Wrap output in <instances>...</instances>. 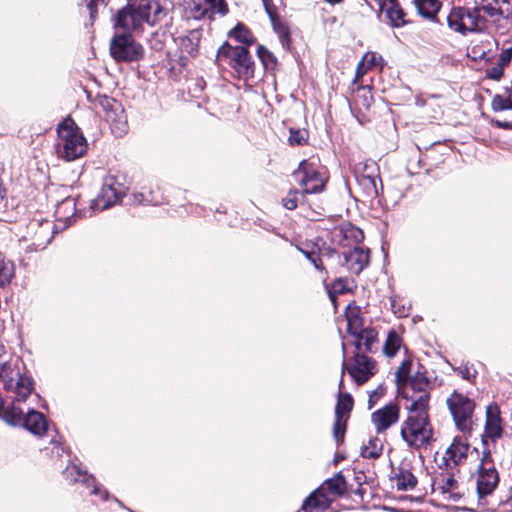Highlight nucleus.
I'll use <instances>...</instances> for the list:
<instances>
[{"label":"nucleus","mask_w":512,"mask_h":512,"mask_svg":"<svg viewBox=\"0 0 512 512\" xmlns=\"http://www.w3.org/2000/svg\"><path fill=\"white\" fill-rule=\"evenodd\" d=\"M410 385L413 394L405 392V399L409 402L406 405L409 415L402 424L401 437L409 446L420 448L432 437L427 415L430 381L419 374L413 377Z\"/></svg>","instance_id":"obj_1"},{"label":"nucleus","mask_w":512,"mask_h":512,"mask_svg":"<svg viewBox=\"0 0 512 512\" xmlns=\"http://www.w3.org/2000/svg\"><path fill=\"white\" fill-rule=\"evenodd\" d=\"M34 380L18 359L4 358L0 360V389H2L9 406H23L27 403L40 402V396L35 392Z\"/></svg>","instance_id":"obj_2"},{"label":"nucleus","mask_w":512,"mask_h":512,"mask_svg":"<svg viewBox=\"0 0 512 512\" xmlns=\"http://www.w3.org/2000/svg\"><path fill=\"white\" fill-rule=\"evenodd\" d=\"M490 17L508 19L512 15V0H479L474 11L453 7L450 11V28L465 34L480 28V13Z\"/></svg>","instance_id":"obj_3"},{"label":"nucleus","mask_w":512,"mask_h":512,"mask_svg":"<svg viewBox=\"0 0 512 512\" xmlns=\"http://www.w3.org/2000/svg\"><path fill=\"white\" fill-rule=\"evenodd\" d=\"M57 135L55 149L59 158L73 161L85 154L87 141L71 118H66L58 125Z\"/></svg>","instance_id":"obj_4"},{"label":"nucleus","mask_w":512,"mask_h":512,"mask_svg":"<svg viewBox=\"0 0 512 512\" xmlns=\"http://www.w3.org/2000/svg\"><path fill=\"white\" fill-rule=\"evenodd\" d=\"M162 13L160 5L153 0H141L139 5L125 6L118 11L116 27L125 32L141 29L144 23L153 25Z\"/></svg>","instance_id":"obj_5"},{"label":"nucleus","mask_w":512,"mask_h":512,"mask_svg":"<svg viewBox=\"0 0 512 512\" xmlns=\"http://www.w3.org/2000/svg\"><path fill=\"white\" fill-rule=\"evenodd\" d=\"M346 491L345 478L339 473L333 478L327 479L315 490L303 503L304 512H319L327 509L335 497L341 496Z\"/></svg>","instance_id":"obj_6"},{"label":"nucleus","mask_w":512,"mask_h":512,"mask_svg":"<svg viewBox=\"0 0 512 512\" xmlns=\"http://www.w3.org/2000/svg\"><path fill=\"white\" fill-rule=\"evenodd\" d=\"M34 404L8 406L5 409L6 422L14 426L23 425L34 435L43 436L47 431V421L42 413L35 410Z\"/></svg>","instance_id":"obj_7"},{"label":"nucleus","mask_w":512,"mask_h":512,"mask_svg":"<svg viewBox=\"0 0 512 512\" xmlns=\"http://www.w3.org/2000/svg\"><path fill=\"white\" fill-rule=\"evenodd\" d=\"M475 403L467 396L454 391L450 396V415L455 431L465 436H471L474 426Z\"/></svg>","instance_id":"obj_8"},{"label":"nucleus","mask_w":512,"mask_h":512,"mask_svg":"<svg viewBox=\"0 0 512 512\" xmlns=\"http://www.w3.org/2000/svg\"><path fill=\"white\" fill-rule=\"evenodd\" d=\"M55 229L53 221L42 216L35 217L27 224L21 241L27 244L30 251L43 250L54 237Z\"/></svg>","instance_id":"obj_9"},{"label":"nucleus","mask_w":512,"mask_h":512,"mask_svg":"<svg viewBox=\"0 0 512 512\" xmlns=\"http://www.w3.org/2000/svg\"><path fill=\"white\" fill-rule=\"evenodd\" d=\"M217 57L220 61L227 63L236 71L239 77L249 78L253 76L254 62L247 47L232 46L225 42L219 49Z\"/></svg>","instance_id":"obj_10"},{"label":"nucleus","mask_w":512,"mask_h":512,"mask_svg":"<svg viewBox=\"0 0 512 512\" xmlns=\"http://www.w3.org/2000/svg\"><path fill=\"white\" fill-rule=\"evenodd\" d=\"M499 484V473L496 470L490 451H483L477 468L476 489L479 503L483 504L486 496L491 495Z\"/></svg>","instance_id":"obj_11"},{"label":"nucleus","mask_w":512,"mask_h":512,"mask_svg":"<svg viewBox=\"0 0 512 512\" xmlns=\"http://www.w3.org/2000/svg\"><path fill=\"white\" fill-rule=\"evenodd\" d=\"M126 194L125 185L114 175L104 178L101 190L91 201L92 212L103 211L117 204Z\"/></svg>","instance_id":"obj_12"},{"label":"nucleus","mask_w":512,"mask_h":512,"mask_svg":"<svg viewBox=\"0 0 512 512\" xmlns=\"http://www.w3.org/2000/svg\"><path fill=\"white\" fill-rule=\"evenodd\" d=\"M110 54L116 61L132 62L143 57L144 49L129 33L124 32L111 39Z\"/></svg>","instance_id":"obj_13"},{"label":"nucleus","mask_w":512,"mask_h":512,"mask_svg":"<svg viewBox=\"0 0 512 512\" xmlns=\"http://www.w3.org/2000/svg\"><path fill=\"white\" fill-rule=\"evenodd\" d=\"M293 176L299 185L304 188L303 191L306 194L322 192L327 181L326 174L318 170L314 163L307 160H303L299 164Z\"/></svg>","instance_id":"obj_14"},{"label":"nucleus","mask_w":512,"mask_h":512,"mask_svg":"<svg viewBox=\"0 0 512 512\" xmlns=\"http://www.w3.org/2000/svg\"><path fill=\"white\" fill-rule=\"evenodd\" d=\"M347 372L357 385L366 383L377 372V363L374 359L363 353H354V356L342 363V374Z\"/></svg>","instance_id":"obj_15"},{"label":"nucleus","mask_w":512,"mask_h":512,"mask_svg":"<svg viewBox=\"0 0 512 512\" xmlns=\"http://www.w3.org/2000/svg\"><path fill=\"white\" fill-rule=\"evenodd\" d=\"M100 104L105 112V119L110 124L112 132L121 137L127 132V116L122 104L113 98L104 97Z\"/></svg>","instance_id":"obj_16"},{"label":"nucleus","mask_w":512,"mask_h":512,"mask_svg":"<svg viewBox=\"0 0 512 512\" xmlns=\"http://www.w3.org/2000/svg\"><path fill=\"white\" fill-rule=\"evenodd\" d=\"M358 186L365 197L373 199L379 194L378 182H381L374 163L358 164L354 170Z\"/></svg>","instance_id":"obj_17"},{"label":"nucleus","mask_w":512,"mask_h":512,"mask_svg":"<svg viewBox=\"0 0 512 512\" xmlns=\"http://www.w3.org/2000/svg\"><path fill=\"white\" fill-rule=\"evenodd\" d=\"M353 408V398L349 393L339 394L335 407V422L333 436L339 443L343 441L346 432V423Z\"/></svg>","instance_id":"obj_18"},{"label":"nucleus","mask_w":512,"mask_h":512,"mask_svg":"<svg viewBox=\"0 0 512 512\" xmlns=\"http://www.w3.org/2000/svg\"><path fill=\"white\" fill-rule=\"evenodd\" d=\"M399 420V407L394 403H389L381 409L374 411L371 415V421L378 434L385 432Z\"/></svg>","instance_id":"obj_19"},{"label":"nucleus","mask_w":512,"mask_h":512,"mask_svg":"<svg viewBox=\"0 0 512 512\" xmlns=\"http://www.w3.org/2000/svg\"><path fill=\"white\" fill-rule=\"evenodd\" d=\"M502 433L503 429L501 425L500 410L495 404L488 405L486 408L485 432L482 439L483 443H487V438L492 441L500 438Z\"/></svg>","instance_id":"obj_20"},{"label":"nucleus","mask_w":512,"mask_h":512,"mask_svg":"<svg viewBox=\"0 0 512 512\" xmlns=\"http://www.w3.org/2000/svg\"><path fill=\"white\" fill-rule=\"evenodd\" d=\"M343 256L348 269L355 274H359L369 263V249L362 246L344 251Z\"/></svg>","instance_id":"obj_21"},{"label":"nucleus","mask_w":512,"mask_h":512,"mask_svg":"<svg viewBox=\"0 0 512 512\" xmlns=\"http://www.w3.org/2000/svg\"><path fill=\"white\" fill-rule=\"evenodd\" d=\"M412 368H413V362L409 359H405L401 363V365L398 367V369L395 373L396 384L399 389H403L402 394H403L404 398H405L406 391H409V394H413V390L411 389V385H410L411 381L413 380V377L420 374L428 380L425 373L420 371V368H421L420 366L418 367V370L413 375L410 376V372H411Z\"/></svg>","instance_id":"obj_22"},{"label":"nucleus","mask_w":512,"mask_h":512,"mask_svg":"<svg viewBox=\"0 0 512 512\" xmlns=\"http://www.w3.org/2000/svg\"><path fill=\"white\" fill-rule=\"evenodd\" d=\"M65 477L72 481H82L87 484L88 487H92L91 494L100 496L103 500L107 499L108 493L103 490L100 486L95 483V479L92 476H87L82 472L75 464L69 465L64 471Z\"/></svg>","instance_id":"obj_23"},{"label":"nucleus","mask_w":512,"mask_h":512,"mask_svg":"<svg viewBox=\"0 0 512 512\" xmlns=\"http://www.w3.org/2000/svg\"><path fill=\"white\" fill-rule=\"evenodd\" d=\"M353 339L355 353H373L378 349L377 332L373 328L367 329Z\"/></svg>","instance_id":"obj_24"},{"label":"nucleus","mask_w":512,"mask_h":512,"mask_svg":"<svg viewBox=\"0 0 512 512\" xmlns=\"http://www.w3.org/2000/svg\"><path fill=\"white\" fill-rule=\"evenodd\" d=\"M469 437L462 434L453 437L450 443V461H453L454 464H460L468 457L471 450L468 443Z\"/></svg>","instance_id":"obj_25"},{"label":"nucleus","mask_w":512,"mask_h":512,"mask_svg":"<svg viewBox=\"0 0 512 512\" xmlns=\"http://www.w3.org/2000/svg\"><path fill=\"white\" fill-rule=\"evenodd\" d=\"M195 14L194 17L201 18L208 11L215 14L225 15L228 12L227 5L224 0H193Z\"/></svg>","instance_id":"obj_26"},{"label":"nucleus","mask_w":512,"mask_h":512,"mask_svg":"<svg viewBox=\"0 0 512 512\" xmlns=\"http://www.w3.org/2000/svg\"><path fill=\"white\" fill-rule=\"evenodd\" d=\"M511 59L512 47H509L500 53L499 58L495 64L486 69V77L491 80L499 81L504 74L505 68L509 66Z\"/></svg>","instance_id":"obj_27"},{"label":"nucleus","mask_w":512,"mask_h":512,"mask_svg":"<svg viewBox=\"0 0 512 512\" xmlns=\"http://www.w3.org/2000/svg\"><path fill=\"white\" fill-rule=\"evenodd\" d=\"M347 319V331L353 338L360 335L371 327H365L362 317L360 316V310L356 306H348L346 311Z\"/></svg>","instance_id":"obj_28"},{"label":"nucleus","mask_w":512,"mask_h":512,"mask_svg":"<svg viewBox=\"0 0 512 512\" xmlns=\"http://www.w3.org/2000/svg\"><path fill=\"white\" fill-rule=\"evenodd\" d=\"M339 233L342 236L339 242L344 247L359 246L364 239L363 231L350 224L342 226Z\"/></svg>","instance_id":"obj_29"},{"label":"nucleus","mask_w":512,"mask_h":512,"mask_svg":"<svg viewBox=\"0 0 512 512\" xmlns=\"http://www.w3.org/2000/svg\"><path fill=\"white\" fill-rule=\"evenodd\" d=\"M418 13L429 20H434L442 4L439 0H412Z\"/></svg>","instance_id":"obj_30"},{"label":"nucleus","mask_w":512,"mask_h":512,"mask_svg":"<svg viewBox=\"0 0 512 512\" xmlns=\"http://www.w3.org/2000/svg\"><path fill=\"white\" fill-rule=\"evenodd\" d=\"M228 36L246 46H249L254 42V37L251 31L242 23H238L232 30H230Z\"/></svg>","instance_id":"obj_31"},{"label":"nucleus","mask_w":512,"mask_h":512,"mask_svg":"<svg viewBox=\"0 0 512 512\" xmlns=\"http://www.w3.org/2000/svg\"><path fill=\"white\" fill-rule=\"evenodd\" d=\"M15 276V268L13 262L0 254V287L10 284Z\"/></svg>","instance_id":"obj_32"},{"label":"nucleus","mask_w":512,"mask_h":512,"mask_svg":"<svg viewBox=\"0 0 512 512\" xmlns=\"http://www.w3.org/2000/svg\"><path fill=\"white\" fill-rule=\"evenodd\" d=\"M383 443L378 437H371L368 443L362 447L361 455L364 458L375 459L382 454Z\"/></svg>","instance_id":"obj_33"},{"label":"nucleus","mask_w":512,"mask_h":512,"mask_svg":"<svg viewBox=\"0 0 512 512\" xmlns=\"http://www.w3.org/2000/svg\"><path fill=\"white\" fill-rule=\"evenodd\" d=\"M395 483L398 490H411L417 484L416 477L408 470H400L395 477Z\"/></svg>","instance_id":"obj_34"},{"label":"nucleus","mask_w":512,"mask_h":512,"mask_svg":"<svg viewBox=\"0 0 512 512\" xmlns=\"http://www.w3.org/2000/svg\"><path fill=\"white\" fill-rule=\"evenodd\" d=\"M401 345V337L395 331H390L384 344V353L389 357H393L398 352Z\"/></svg>","instance_id":"obj_35"},{"label":"nucleus","mask_w":512,"mask_h":512,"mask_svg":"<svg viewBox=\"0 0 512 512\" xmlns=\"http://www.w3.org/2000/svg\"><path fill=\"white\" fill-rule=\"evenodd\" d=\"M200 32L197 30L191 31L187 37L182 39V48L190 55H194L199 46L200 42Z\"/></svg>","instance_id":"obj_36"},{"label":"nucleus","mask_w":512,"mask_h":512,"mask_svg":"<svg viewBox=\"0 0 512 512\" xmlns=\"http://www.w3.org/2000/svg\"><path fill=\"white\" fill-rule=\"evenodd\" d=\"M492 110L495 112H501L505 110H512V102L509 99L507 93L496 94L491 101Z\"/></svg>","instance_id":"obj_37"},{"label":"nucleus","mask_w":512,"mask_h":512,"mask_svg":"<svg viewBox=\"0 0 512 512\" xmlns=\"http://www.w3.org/2000/svg\"><path fill=\"white\" fill-rule=\"evenodd\" d=\"M75 199L74 198H66L64 199L56 208V215L59 218H66V212L74 214L75 212Z\"/></svg>","instance_id":"obj_38"},{"label":"nucleus","mask_w":512,"mask_h":512,"mask_svg":"<svg viewBox=\"0 0 512 512\" xmlns=\"http://www.w3.org/2000/svg\"><path fill=\"white\" fill-rule=\"evenodd\" d=\"M453 371L460 376L462 379H465L469 382H472L476 377V370L472 369L468 365H462L459 367L453 368Z\"/></svg>","instance_id":"obj_39"},{"label":"nucleus","mask_w":512,"mask_h":512,"mask_svg":"<svg viewBox=\"0 0 512 512\" xmlns=\"http://www.w3.org/2000/svg\"><path fill=\"white\" fill-rule=\"evenodd\" d=\"M299 192L290 190L286 197L282 199L283 206L288 210H294L298 205Z\"/></svg>","instance_id":"obj_40"},{"label":"nucleus","mask_w":512,"mask_h":512,"mask_svg":"<svg viewBox=\"0 0 512 512\" xmlns=\"http://www.w3.org/2000/svg\"><path fill=\"white\" fill-rule=\"evenodd\" d=\"M348 291L346 287L345 281L342 279H337L333 282L331 288L328 290L329 296L332 301H334V294H343Z\"/></svg>","instance_id":"obj_41"},{"label":"nucleus","mask_w":512,"mask_h":512,"mask_svg":"<svg viewBox=\"0 0 512 512\" xmlns=\"http://www.w3.org/2000/svg\"><path fill=\"white\" fill-rule=\"evenodd\" d=\"M306 141V134L304 131L300 130H291L289 142L294 145H301Z\"/></svg>","instance_id":"obj_42"},{"label":"nucleus","mask_w":512,"mask_h":512,"mask_svg":"<svg viewBox=\"0 0 512 512\" xmlns=\"http://www.w3.org/2000/svg\"><path fill=\"white\" fill-rule=\"evenodd\" d=\"M101 4V5H105V2L104 0H88V3H87V8L90 12V18L92 20L95 19L96 17V14H97V6Z\"/></svg>","instance_id":"obj_43"},{"label":"nucleus","mask_w":512,"mask_h":512,"mask_svg":"<svg viewBox=\"0 0 512 512\" xmlns=\"http://www.w3.org/2000/svg\"><path fill=\"white\" fill-rule=\"evenodd\" d=\"M377 55L374 52H367L362 57V61L369 67L370 69L377 64Z\"/></svg>","instance_id":"obj_44"},{"label":"nucleus","mask_w":512,"mask_h":512,"mask_svg":"<svg viewBox=\"0 0 512 512\" xmlns=\"http://www.w3.org/2000/svg\"><path fill=\"white\" fill-rule=\"evenodd\" d=\"M298 249L305 255V257L314 265L316 269H322L321 261L316 257L315 253L304 251L301 248Z\"/></svg>","instance_id":"obj_45"},{"label":"nucleus","mask_w":512,"mask_h":512,"mask_svg":"<svg viewBox=\"0 0 512 512\" xmlns=\"http://www.w3.org/2000/svg\"><path fill=\"white\" fill-rule=\"evenodd\" d=\"M370 68L361 60L356 69V80L362 78Z\"/></svg>","instance_id":"obj_46"},{"label":"nucleus","mask_w":512,"mask_h":512,"mask_svg":"<svg viewBox=\"0 0 512 512\" xmlns=\"http://www.w3.org/2000/svg\"><path fill=\"white\" fill-rule=\"evenodd\" d=\"M494 123L497 127L512 129V122L496 120Z\"/></svg>","instance_id":"obj_47"},{"label":"nucleus","mask_w":512,"mask_h":512,"mask_svg":"<svg viewBox=\"0 0 512 512\" xmlns=\"http://www.w3.org/2000/svg\"><path fill=\"white\" fill-rule=\"evenodd\" d=\"M9 357V353L5 347V345L0 340V360Z\"/></svg>","instance_id":"obj_48"},{"label":"nucleus","mask_w":512,"mask_h":512,"mask_svg":"<svg viewBox=\"0 0 512 512\" xmlns=\"http://www.w3.org/2000/svg\"><path fill=\"white\" fill-rule=\"evenodd\" d=\"M257 52H258L259 57L262 59H264L265 56H269V57L271 56L269 51L263 46H259Z\"/></svg>","instance_id":"obj_49"},{"label":"nucleus","mask_w":512,"mask_h":512,"mask_svg":"<svg viewBox=\"0 0 512 512\" xmlns=\"http://www.w3.org/2000/svg\"><path fill=\"white\" fill-rule=\"evenodd\" d=\"M455 484H456V481L450 477V482H449V485H450V498L451 497H455L456 495L452 494V490L455 488Z\"/></svg>","instance_id":"obj_50"},{"label":"nucleus","mask_w":512,"mask_h":512,"mask_svg":"<svg viewBox=\"0 0 512 512\" xmlns=\"http://www.w3.org/2000/svg\"><path fill=\"white\" fill-rule=\"evenodd\" d=\"M127 4L126 6H136L139 5L141 0H126Z\"/></svg>","instance_id":"obj_51"},{"label":"nucleus","mask_w":512,"mask_h":512,"mask_svg":"<svg viewBox=\"0 0 512 512\" xmlns=\"http://www.w3.org/2000/svg\"><path fill=\"white\" fill-rule=\"evenodd\" d=\"M3 407H4V401H3V398L0 396V415L2 414V412L5 413V410H3Z\"/></svg>","instance_id":"obj_52"},{"label":"nucleus","mask_w":512,"mask_h":512,"mask_svg":"<svg viewBox=\"0 0 512 512\" xmlns=\"http://www.w3.org/2000/svg\"><path fill=\"white\" fill-rule=\"evenodd\" d=\"M449 511H450V512H459V511H460V509H459V508H457V507H455V508H454V507H451V506H450ZM461 511H467V510H466V509H461Z\"/></svg>","instance_id":"obj_53"},{"label":"nucleus","mask_w":512,"mask_h":512,"mask_svg":"<svg viewBox=\"0 0 512 512\" xmlns=\"http://www.w3.org/2000/svg\"><path fill=\"white\" fill-rule=\"evenodd\" d=\"M473 53L477 54V52L474 49H473ZM478 57L481 58V59L485 58V52L482 51L481 53H478Z\"/></svg>","instance_id":"obj_54"},{"label":"nucleus","mask_w":512,"mask_h":512,"mask_svg":"<svg viewBox=\"0 0 512 512\" xmlns=\"http://www.w3.org/2000/svg\"><path fill=\"white\" fill-rule=\"evenodd\" d=\"M443 460H444V463L447 464L448 463V460L446 459L445 456H443Z\"/></svg>","instance_id":"obj_55"},{"label":"nucleus","mask_w":512,"mask_h":512,"mask_svg":"<svg viewBox=\"0 0 512 512\" xmlns=\"http://www.w3.org/2000/svg\"><path fill=\"white\" fill-rule=\"evenodd\" d=\"M342 349H343V352H345V344L342 343Z\"/></svg>","instance_id":"obj_56"}]
</instances>
